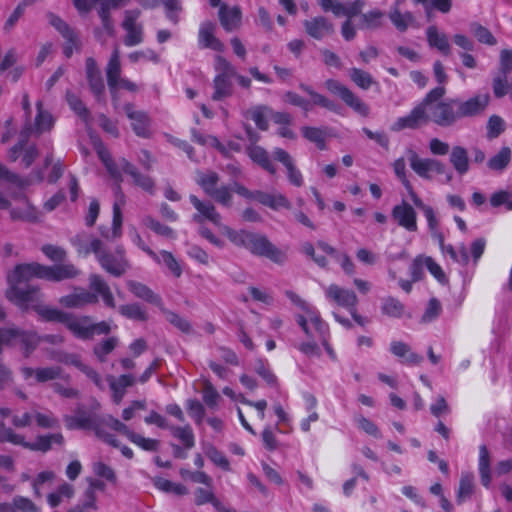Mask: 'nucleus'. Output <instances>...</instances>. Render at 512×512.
Segmentation results:
<instances>
[{
  "label": "nucleus",
  "instance_id": "53",
  "mask_svg": "<svg viewBox=\"0 0 512 512\" xmlns=\"http://www.w3.org/2000/svg\"><path fill=\"white\" fill-rule=\"evenodd\" d=\"M384 13L379 9L371 10L360 16L359 28L361 29H377L382 24Z\"/></svg>",
  "mask_w": 512,
  "mask_h": 512
},
{
  "label": "nucleus",
  "instance_id": "35",
  "mask_svg": "<svg viewBox=\"0 0 512 512\" xmlns=\"http://www.w3.org/2000/svg\"><path fill=\"white\" fill-rule=\"evenodd\" d=\"M299 88L307 93L311 97V106L316 105L323 107L329 111L340 113L341 107L335 103L334 101L330 100L326 96L319 94L318 92L314 91L311 86H308L306 84H300Z\"/></svg>",
  "mask_w": 512,
  "mask_h": 512
},
{
  "label": "nucleus",
  "instance_id": "5",
  "mask_svg": "<svg viewBox=\"0 0 512 512\" xmlns=\"http://www.w3.org/2000/svg\"><path fill=\"white\" fill-rule=\"evenodd\" d=\"M66 328L80 340H92L95 335H107L111 331L106 321L93 323L90 316H76L69 313Z\"/></svg>",
  "mask_w": 512,
  "mask_h": 512
},
{
  "label": "nucleus",
  "instance_id": "30",
  "mask_svg": "<svg viewBox=\"0 0 512 512\" xmlns=\"http://www.w3.org/2000/svg\"><path fill=\"white\" fill-rule=\"evenodd\" d=\"M310 335H305L307 338L310 339H318L322 346L324 347L327 354L331 357V359H336V354L329 344L330 339V329L329 325L323 320H319L313 325L310 326Z\"/></svg>",
  "mask_w": 512,
  "mask_h": 512
},
{
  "label": "nucleus",
  "instance_id": "8",
  "mask_svg": "<svg viewBox=\"0 0 512 512\" xmlns=\"http://www.w3.org/2000/svg\"><path fill=\"white\" fill-rule=\"evenodd\" d=\"M95 256L100 266L114 277H121L129 268V262L121 246L117 247L114 253L104 250L102 246Z\"/></svg>",
  "mask_w": 512,
  "mask_h": 512
},
{
  "label": "nucleus",
  "instance_id": "10",
  "mask_svg": "<svg viewBox=\"0 0 512 512\" xmlns=\"http://www.w3.org/2000/svg\"><path fill=\"white\" fill-rule=\"evenodd\" d=\"M406 157L409 161L411 169L421 178L430 180L432 179L431 172L437 174L446 173L445 165L434 158H421L418 153L412 149H406Z\"/></svg>",
  "mask_w": 512,
  "mask_h": 512
},
{
  "label": "nucleus",
  "instance_id": "31",
  "mask_svg": "<svg viewBox=\"0 0 512 512\" xmlns=\"http://www.w3.org/2000/svg\"><path fill=\"white\" fill-rule=\"evenodd\" d=\"M121 75V63H120V53L118 48H115L112 52L110 59L106 66V78L109 90L111 94L114 96L116 90L118 89V82Z\"/></svg>",
  "mask_w": 512,
  "mask_h": 512
},
{
  "label": "nucleus",
  "instance_id": "14",
  "mask_svg": "<svg viewBox=\"0 0 512 512\" xmlns=\"http://www.w3.org/2000/svg\"><path fill=\"white\" fill-rule=\"evenodd\" d=\"M22 310L33 309L36 311L44 320L59 322L65 325L69 313L61 311L56 308H51L43 305L42 293L37 294V300L27 301L25 305H19Z\"/></svg>",
  "mask_w": 512,
  "mask_h": 512
},
{
  "label": "nucleus",
  "instance_id": "4",
  "mask_svg": "<svg viewBox=\"0 0 512 512\" xmlns=\"http://www.w3.org/2000/svg\"><path fill=\"white\" fill-rule=\"evenodd\" d=\"M89 287L92 292L84 288H75L73 293L62 296L59 303L66 308H82L86 305L96 304L101 296L104 304L109 308H115L114 296L107 282L97 274L89 276Z\"/></svg>",
  "mask_w": 512,
  "mask_h": 512
},
{
  "label": "nucleus",
  "instance_id": "21",
  "mask_svg": "<svg viewBox=\"0 0 512 512\" xmlns=\"http://www.w3.org/2000/svg\"><path fill=\"white\" fill-rule=\"evenodd\" d=\"M216 24L212 21H204L200 24L198 43L201 48H209L217 52H223L225 45L215 36Z\"/></svg>",
  "mask_w": 512,
  "mask_h": 512
},
{
  "label": "nucleus",
  "instance_id": "20",
  "mask_svg": "<svg viewBox=\"0 0 512 512\" xmlns=\"http://www.w3.org/2000/svg\"><path fill=\"white\" fill-rule=\"evenodd\" d=\"M305 32L315 40H322L334 34V24L324 16H316L303 22Z\"/></svg>",
  "mask_w": 512,
  "mask_h": 512
},
{
  "label": "nucleus",
  "instance_id": "50",
  "mask_svg": "<svg viewBox=\"0 0 512 512\" xmlns=\"http://www.w3.org/2000/svg\"><path fill=\"white\" fill-rule=\"evenodd\" d=\"M268 112H271L270 108L264 105H259L249 109L245 115L246 117H249L251 120H253L260 130L265 131L269 126L268 120L266 118Z\"/></svg>",
  "mask_w": 512,
  "mask_h": 512
},
{
  "label": "nucleus",
  "instance_id": "54",
  "mask_svg": "<svg viewBox=\"0 0 512 512\" xmlns=\"http://www.w3.org/2000/svg\"><path fill=\"white\" fill-rule=\"evenodd\" d=\"M381 310L389 317L400 318L404 314L405 306L398 299L387 297L383 299Z\"/></svg>",
  "mask_w": 512,
  "mask_h": 512
},
{
  "label": "nucleus",
  "instance_id": "61",
  "mask_svg": "<svg viewBox=\"0 0 512 512\" xmlns=\"http://www.w3.org/2000/svg\"><path fill=\"white\" fill-rule=\"evenodd\" d=\"M117 343L118 339L116 337H109L95 345L93 352L99 361L104 362L106 360V356L115 349Z\"/></svg>",
  "mask_w": 512,
  "mask_h": 512
},
{
  "label": "nucleus",
  "instance_id": "23",
  "mask_svg": "<svg viewBox=\"0 0 512 512\" xmlns=\"http://www.w3.org/2000/svg\"><path fill=\"white\" fill-rule=\"evenodd\" d=\"M85 70L90 90L95 95L97 100L100 101L105 92V85L101 75V71L99 70L94 58L88 57L86 59Z\"/></svg>",
  "mask_w": 512,
  "mask_h": 512
},
{
  "label": "nucleus",
  "instance_id": "2",
  "mask_svg": "<svg viewBox=\"0 0 512 512\" xmlns=\"http://www.w3.org/2000/svg\"><path fill=\"white\" fill-rule=\"evenodd\" d=\"M220 176L217 172L209 170L197 171L196 183L203 192L223 207L232 206L233 192L249 201H257L273 210L280 208L290 209L291 202L281 193H267L261 190H249L239 182H233L230 186L220 185Z\"/></svg>",
  "mask_w": 512,
  "mask_h": 512
},
{
  "label": "nucleus",
  "instance_id": "58",
  "mask_svg": "<svg viewBox=\"0 0 512 512\" xmlns=\"http://www.w3.org/2000/svg\"><path fill=\"white\" fill-rule=\"evenodd\" d=\"M205 455L218 467L225 471L230 470V463L226 456L212 444L204 447Z\"/></svg>",
  "mask_w": 512,
  "mask_h": 512
},
{
  "label": "nucleus",
  "instance_id": "12",
  "mask_svg": "<svg viewBox=\"0 0 512 512\" xmlns=\"http://www.w3.org/2000/svg\"><path fill=\"white\" fill-rule=\"evenodd\" d=\"M455 99L459 119L473 118L484 114L491 100L489 93H476L466 100L458 97Z\"/></svg>",
  "mask_w": 512,
  "mask_h": 512
},
{
  "label": "nucleus",
  "instance_id": "24",
  "mask_svg": "<svg viewBox=\"0 0 512 512\" xmlns=\"http://www.w3.org/2000/svg\"><path fill=\"white\" fill-rule=\"evenodd\" d=\"M80 274V270L72 263H62L54 266L44 265L43 279L60 282L73 279Z\"/></svg>",
  "mask_w": 512,
  "mask_h": 512
},
{
  "label": "nucleus",
  "instance_id": "9",
  "mask_svg": "<svg viewBox=\"0 0 512 512\" xmlns=\"http://www.w3.org/2000/svg\"><path fill=\"white\" fill-rule=\"evenodd\" d=\"M325 87L332 94L339 96L341 100L355 113L362 117H367L369 115V106L347 86L343 85L337 80L328 79L325 82Z\"/></svg>",
  "mask_w": 512,
  "mask_h": 512
},
{
  "label": "nucleus",
  "instance_id": "45",
  "mask_svg": "<svg viewBox=\"0 0 512 512\" xmlns=\"http://www.w3.org/2000/svg\"><path fill=\"white\" fill-rule=\"evenodd\" d=\"M49 24L54 27L65 40L74 41V30L58 15L53 12L46 14Z\"/></svg>",
  "mask_w": 512,
  "mask_h": 512
},
{
  "label": "nucleus",
  "instance_id": "42",
  "mask_svg": "<svg viewBox=\"0 0 512 512\" xmlns=\"http://www.w3.org/2000/svg\"><path fill=\"white\" fill-rule=\"evenodd\" d=\"M22 206L19 208H12L10 211L13 220H23L27 222H35L37 220V212L29 203L25 196H21Z\"/></svg>",
  "mask_w": 512,
  "mask_h": 512
},
{
  "label": "nucleus",
  "instance_id": "47",
  "mask_svg": "<svg viewBox=\"0 0 512 512\" xmlns=\"http://www.w3.org/2000/svg\"><path fill=\"white\" fill-rule=\"evenodd\" d=\"M118 312L124 316L125 318L136 320V321H146L148 319V314L145 309L139 303H130L119 306Z\"/></svg>",
  "mask_w": 512,
  "mask_h": 512
},
{
  "label": "nucleus",
  "instance_id": "36",
  "mask_svg": "<svg viewBox=\"0 0 512 512\" xmlns=\"http://www.w3.org/2000/svg\"><path fill=\"white\" fill-rule=\"evenodd\" d=\"M427 41L431 47L437 48L441 53L448 56L451 52V46L448 37L439 32L436 26H429L426 30Z\"/></svg>",
  "mask_w": 512,
  "mask_h": 512
},
{
  "label": "nucleus",
  "instance_id": "64",
  "mask_svg": "<svg viewBox=\"0 0 512 512\" xmlns=\"http://www.w3.org/2000/svg\"><path fill=\"white\" fill-rule=\"evenodd\" d=\"M442 312V305L437 298H431L421 317L422 323H430L436 320Z\"/></svg>",
  "mask_w": 512,
  "mask_h": 512
},
{
  "label": "nucleus",
  "instance_id": "34",
  "mask_svg": "<svg viewBox=\"0 0 512 512\" xmlns=\"http://www.w3.org/2000/svg\"><path fill=\"white\" fill-rule=\"evenodd\" d=\"M247 154L254 163L270 174L276 173V168L264 148L256 145L250 146L247 148Z\"/></svg>",
  "mask_w": 512,
  "mask_h": 512
},
{
  "label": "nucleus",
  "instance_id": "56",
  "mask_svg": "<svg viewBox=\"0 0 512 512\" xmlns=\"http://www.w3.org/2000/svg\"><path fill=\"white\" fill-rule=\"evenodd\" d=\"M470 30L475 36V38L478 40V42L489 46H494L497 44V39L485 26L477 22H473L470 24Z\"/></svg>",
  "mask_w": 512,
  "mask_h": 512
},
{
  "label": "nucleus",
  "instance_id": "46",
  "mask_svg": "<svg viewBox=\"0 0 512 512\" xmlns=\"http://www.w3.org/2000/svg\"><path fill=\"white\" fill-rule=\"evenodd\" d=\"M474 492V477L470 473H464L461 476L459 482V488L457 492L456 501L458 504H462L469 499Z\"/></svg>",
  "mask_w": 512,
  "mask_h": 512
},
{
  "label": "nucleus",
  "instance_id": "1",
  "mask_svg": "<svg viewBox=\"0 0 512 512\" xmlns=\"http://www.w3.org/2000/svg\"><path fill=\"white\" fill-rule=\"evenodd\" d=\"M445 94L446 89L443 86L431 89L408 115L398 118L391 125V130L399 132L404 129H416L429 121L440 127H450L454 125L460 120L456 99L447 98L442 100Z\"/></svg>",
  "mask_w": 512,
  "mask_h": 512
},
{
  "label": "nucleus",
  "instance_id": "60",
  "mask_svg": "<svg viewBox=\"0 0 512 512\" xmlns=\"http://www.w3.org/2000/svg\"><path fill=\"white\" fill-rule=\"evenodd\" d=\"M143 221L144 224L152 231H154L156 234L168 239L176 238V233L174 232V230L169 226L160 223L158 220H155L154 218L147 216L144 218Z\"/></svg>",
  "mask_w": 512,
  "mask_h": 512
},
{
  "label": "nucleus",
  "instance_id": "25",
  "mask_svg": "<svg viewBox=\"0 0 512 512\" xmlns=\"http://www.w3.org/2000/svg\"><path fill=\"white\" fill-rule=\"evenodd\" d=\"M120 166L124 173L131 176L133 183L136 186L140 187L149 194L155 193V183L150 176L140 173L137 167L125 158L120 159Z\"/></svg>",
  "mask_w": 512,
  "mask_h": 512
},
{
  "label": "nucleus",
  "instance_id": "29",
  "mask_svg": "<svg viewBox=\"0 0 512 512\" xmlns=\"http://www.w3.org/2000/svg\"><path fill=\"white\" fill-rule=\"evenodd\" d=\"M116 426L120 430V433L124 435L130 442L137 445L145 451L154 452L159 448V441L152 438H145L140 434L130 430L129 427L124 423H116Z\"/></svg>",
  "mask_w": 512,
  "mask_h": 512
},
{
  "label": "nucleus",
  "instance_id": "39",
  "mask_svg": "<svg viewBox=\"0 0 512 512\" xmlns=\"http://www.w3.org/2000/svg\"><path fill=\"white\" fill-rule=\"evenodd\" d=\"M173 437L178 439L185 449L189 450L195 445V437L193 430L189 424L184 426L169 425L167 428Z\"/></svg>",
  "mask_w": 512,
  "mask_h": 512
},
{
  "label": "nucleus",
  "instance_id": "33",
  "mask_svg": "<svg viewBox=\"0 0 512 512\" xmlns=\"http://www.w3.org/2000/svg\"><path fill=\"white\" fill-rule=\"evenodd\" d=\"M194 503L197 506L210 503L218 512H223V510L225 509V506L215 496L212 486L206 488H196L194 491Z\"/></svg>",
  "mask_w": 512,
  "mask_h": 512
},
{
  "label": "nucleus",
  "instance_id": "48",
  "mask_svg": "<svg viewBox=\"0 0 512 512\" xmlns=\"http://www.w3.org/2000/svg\"><path fill=\"white\" fill-rule=\"evenodd\" d=\"M511 160V150L509 147H502L500 151L491 157L487 166L490 170L501 172L503 171L509 164Z\"/></svg>",
  "mask_w": 512,
  "mask_h": 512
},
{
  "label": "nucleus",
  "instance_id": "13",
  "mask_svg": "<svg viewBox=\"0 0 512 512\" xmlns=\"http://www.w3.org/2000/svg\"><path fill=\"white\" fill-rule=\"evenodd\" d=\"M116 423H122V422L109 414L103 415V416H99L96 414V417L93 421V424H92L90 430H93L95 436L98 439H100L101 441H103L113 447L119 448L120 443L116 439L115 435H113L107 431V429L109 428L111 430H114V431H117L120 433V430L116 426Z\"/></svg>",
  "mask_w": 512,
  "mask_h": 512
},
{
  "label": "nucleus",
  "instance_id": "18",
  "mask_svg": "<svg viewBox=\"0 0 512 512\" xmlns=\"http://www.w3.org/2000/svg\"><path fill=\"white\" fill-rule=\"evenodd\" d=\"M325 296L329 301L334 302L348 311L358 304V297L353 290L340 287L336 284H331L325 288Z\"/></svg>",
  "mask_w": 512,
  "mask_h": 512
},
{
  "label": "nucleus",
  "instance_id": "38",
  "mask_svg": "<svg viewBox=\"0 0 512 512\" xmlns=\"http://www.w3.org/2000/svg\"><path fill=\"white\" fill-rule=\"evenodd\" d=\"M450 163L460 175H464L469 170V158L467 150L462 146H454L450 153Z\"/></svg>",
  "mask_w": 512,
  "mask_h": 512
},
{
  "label": "nucleus",
  "instance_id": "57",
  "mask_svg": "<svg viewBox=\"0 0 512 512\" xmlns=\"http://www.w3.org/2000/svg\"><path fill=\"white\" fill-rule=\"evenodd\" d=\"M304 138L316 144V146L323 150L325 149L326 133L323 129L317 127L304 126L301 129Z\"/></svg>",
  "mask_w": 512,
  "mask_h": 512
},
{
  "label": "nucleus",
  "instance_id": "22",
  "mask_svg": "<svg viewBox=\"0 0 512 512\" xmlns=\"http://www.w3.org/2000/svg\"><path fill=\"white\" fill-rule=\"evenodd\" d=\"M273 157L286 168L289 183L296 187H301L304 182L303 176L300 170L296 167L292 156L284 149L276 148L273 151Z\"/></svg>",
  "mask_w": 512,
  "mask_h": 512
},
{
  "label": "nucleus",
  "instance_id": "26",
  "mask_svg": "<svg viewBox=\"0 0 512 512\" xmlns=\"http://www.w3.org/2000/svg\"><path fill=\"white\" fill-rule=\"evenodd\" d=\"M218 16L221 26L227 32L237 30L241 25L242 12L239 6L228 7L222 4Z\"/></svg>",
  "mask_w": 512,
  "mask_h": 512
},
{
  "label": "nucleus",
  "instance_id": "59",
  "mask_svg": "<svg viewBox=\"0 0 512 512\" xmlns=\"http://www.w3.org/2000/svg\"><path fill=\"white\" fill-rule=\"evenodd\" d=\"M389 18L393 25L401 32L406 31L414 20L411 12L401 13L397 8L390 12Z\"/></svg>",
  "mask_w": 512,
  "mask_h": 512
},
{
  "label": "nucleus",
  "instance_id": "52",
  "mask_svg": "<svg viewBox=\"0 0 512 512\" xmlns=\"http://www.w3.org/2000/svg\"><path fill=\"white\" fill-rule=\"evenodd\" d=\"M222 233L237 247L246 248L251 232L247 230H234L229 226L222 225Z\"/></svg>",
  "mask_w": 512,
  "mask_h": 512
},
{
  "label": "nucleus",
  "instance_id": "63",
  "mask_svg": "<svg viewBox=\"0 0 512 512\" xmlns=\"http://www.w3.org/2000/svg\"><path fill=\"white\" fill-rule=\"evenodd\" d=\"M0 181L3 184L13 185L19 188H24L28 182L20 178L17 174L11 172L6 166L0 163Z\"/></svg>",
  "mask_w": 512,
  "mask_h": 512
},
{
  "label": "nucleus",
  "instance_id": "16",
  "mask_svg": "<svg viewBox=\"0 0 512 512\" xmlns=\"http://www.w3.org/2000/svg\"><path fill=\"white\" fill-rule=\"evenodd\" d=\"M391 216L400 227L409 232L417 231V213L408 202L403 200L400 204L395 205L392 208Z\"/></svg>",
  "mask_w": 512,
  "mask_h": 512
},
{
  "label": "nucleus",
  "instance_id": "51",
  "mask_svg": "<svg viewBox=\"0 0 512 512\" xmlns=\"http://www.w3.org/2000/svg\"><path fill=\"white\" fill-rule=\"evenodd\" d=\"M96 500V492L93 491V488H87L79 504L71 508L68 512H89L90 510H97L98 506Z\"/></svg>",
  "mask_w": 512,
  "mask_h": 512
},
{
  "label": "nucleus",
  "instance_id": "43",
  "mask_svg": "<svg viewBox=\"0 0 512 512\" xmlns=\"http://www.w3.org/2000/svg\"><path fill=\"white\" fill-rule=\"evenodd\" d=\"M348 75L351 81L363 90H368L372 85L378 84L377 81L373 78V76L362 69L359 68H351L348 71Z\"/></svg>",
  "mask_w": 512,
  "mask_h": 512
},
{
  "label": "nucleus",
  "instance_id": "28",
  "mask_svg": "<svg viewBox=\"0 0 512 512\" xmlns=\"http://www.w3.org/2000/svg\"><path fill=\"white\" fill-rule=\"evenodd\" d=\"M126 286L135 297L142 299L150 304H153L159 308L162 307V298L158 294H156L152 289H150L147 285L135 280H127Z\"/></svg>",
  "mask_w": 512,
  "mask_h": 512
},
{
  "label": "nucleus",
  "instance_id": "40",
  "mask_svg": "<svg viewBox=\"0 0 512 512\" xmlns=\"http://www.w3.org/2000/svg\"><path fill=\"white\" fill-rule=\"evenodd\" d=\"M96 417L94 413H87L85 411L77 413L75 416H66V427L70 430L73 429H88L90 430L93 421Z\"/></svg>",
  "mask_w": 512,
  "mask_h": 512
},
{
  "label": "nucleus",
  "instance_id": "27",
  "mask_svg": "<svg viewBox=\"0 0 512 512\" xmlns=\"http://www.w3.org/2000/svg\"><path fill=\"white\" fill-rule=\"evenodd\" d=\"M71 244L76 248L79 255L87 256L90 253H98L103 246L100 239L87 234L86 232L78 233L70 239Z\"/></svg>",
  "mask_w": 512,
  "mask_h": 512
},
{
  "label": "nucleus",
  "instance_id": "19",
  "mask_svg": "<svg viewBox=\"0 0 512 512\" xmlns=\"http://www.w3.org/2000/svg\"><path fill=\"white\" fill-rule=\"evenodd\" d=\"M124 111L127 117L131 120V126L134 133L139 137L149 138L151 136V120L148 114L144 111L135 110L134 105L131 103L124 105Z\"/></svg>",
  "mask_w": 512,
  "mask_h": 512
},
{
  "label": "nucleus",
  "instance_id": "62",
  "mask_svg": "<svg viewBox=\"0 0 512 512\" xmlns=\"http://www.w3.org/2000/svg\"><path fill=\"white\" fill-rule=\"evenodd\" d=\"M66 100L69 105V107L77 114L79 115L83 120L87 121L90 113L89 110L86 108L82 100L72 93L71 91L66 92Z\"/></svg>",
  "mask_w": 512,
  "mask_h": 512
},
{
  "label": "nucleus",
  "instance_id": "44",
  "mask_svg": "<svg viewBox=\"0 0 512 512\" xmlns=\"http://www.w3.org/2000/svg\"><path fill=\"white\" fill-rule=\"evenodd\" d=\"M154 486L165 492V493H171L177 496H183L188 494V489L186 486L180 483H174L168 479L162 478V477H156L153 480Z\"/></svg>",
  "mask_w": 512,
  "mask_h": 512
},
{
  "label": "nucleus",
  "instance_id": "37",
  "mask_svg": "<svg viewBox=\"0 0 512 512\" xmlns=\"http://www.w3.org/2000/svg\"><path fill=\"white\" fill-rule=\"evenodd\" d=\"M135 379L130 374L121 375L118 379L109 377V385L113 392V400L119 404L125 395V389L134 384Z\"/></svg>",
  "mask_w": 512,
  "mask_h": 512
},
{
  "label": "nucleus",
  "instance_id": "7",
  "mask_svg": "<svg viewBox=\"0 0 512 512\" xmlns=\"http://www.w3.org/2000/svg\"><path fill=\"white\" fill-rule=\"evenodd\" d=\"M245 249L255 256L266 257L277 264H282L286 260V254L262 234L251 232Z\"/></svg>",
  "mask_w": 512,
  "mask_h": 512
},
{
  "label": "nucleus",
  "instance_id": "6",
  "mask_svg": "<svg viewBox=\"0 0 512 512\" xmlns=\"http://www.w3.org/2000/svg\"><path fill=\"white\" fill-rule=\"evenodd\" d=\"M40 337L32 331H24L17 328H0V353L2 345L19 347L24 356L28 357L38 346Z\"/></svg>",
  "mask_w": 512,
  "mask_h": 512
},
{
  "label": "nucleus",
  "instance_id": "3",
  "mask_svg": "<svg viewBox=\"0 0 512 512\" xmlns=\"http://www.w3.org/2000/svg\"><path fill=\"white\" fill-rule=\"evenodd\" d=\"M44 265L39 263L18 264L8 273L7 280L9 288L6 291L7 298L17 306L27 304V301L37 300V294L40 293L38 287L23 284L28 283L33 278L43 279Z\"/></svg>",
  "mask_w": 512,
  "mask_h": 512
},
{
  "label": "nucleus",
  "instance_id": "17",
  "mask_svg": "<svg viewBox=\"0 0 512 512\" xmlns=\"http://www.w3.org/2000/svg\"><path fill=\"white\" fill-rule=\"evenodd\" d=\"M189 200L194 208L198 211L197 214L193 215L194 222L202 223L204 219H206L212 222L214 225L222 227V217L212 202L201 201L195 195H190Z\"/></svg>",
  "mask_w": 512,
  "mask_h": 512
},
{
  "label": "nucleus",
  "instance_id": "32",
  "mask_svg": "<svg viewBox=\"0 0 512 512\" xmlns=\"http://www.w3.org/2000/svg\"><path fill=\"white\" fill-rule=\"evenodd\" d=\"M235 75H216L213 80L214 92L212 99L214 101H221L230 97L233 94L232 79Z\"/></svg>",
  "mask_w": 512,
  "mask_h": 512
},
{
  "label": "nucleus",
  "instance_id": "41",
  "mask_svg": "<svg viewBox=\"0 0 512 512\" xmlns=\"http://www.w3.org/2000/svg\"><path fill=\"white\" fill-rule=\"evenodd\" d=\"M115 193L118 200L113 205L112 238H118L121 235L122 212L120 206L124 204V194L119 184L116 186Z\"/></svg>",
  "mask_w": 512,
  "mask_h": 512
},
{
  "label": "nucleus",
  "instance_id": "11",
  "mask_svg": "<svg viewBox=\"0 0 512 512\" xmlns=\"http://www.w3.org/2000/svg\"><path fill=\"white\" fill-rule=\"evenodd\" d=\"M285 295L304 312V314H296L295 321L305 335H310V326L322 319L319 311L291 290H286Z\"/></svg>",
  "mask_w": 512,
  "mask_h": 512
},
{
  "label": "nucleus",
  "instance_id": "49",
  "mask_svg": "<svg viewBox=\"0 0 512 512\" xmlns=\"http://www.w3.org/2000/svg\"><path fill=\"white\" fill-rule=\"evenodd\" d=\"M37 115L35 118V132L41 134L44 131L50 130L53 127L54 120L52 115L42 109V102L36 103Z\"/></svg>",
  "mask_w": 512,
  "mask_h": 512
},
{
  "label": "nucleus",
  "instance_id": "15",
  "mask_svg": "<svg viewBox=\"0 0 512 512\" xmlns=\"http://www.w3.org/2000/svg\"><path fill=\"white\" fill-rule=\"evenodd\" d=\"M17 438L15 445H19L31 451H40L44 453L48 452L52 448V444L63 445L64 443V437L61 433L39 435L36 437L34 442H27L25 437L21 434H17Z\"/></svg>",
  "mask_w": 512,
  "mask_h": 512
},
{
  "label": "nucleus",
  "instance_id": "55",
  "mask_svg": "<svg viewBox=\"0 0 512 512\" xmlns=\"http://www.w3.org/2000/svg\"><path fill=\"white\" fill-rule=\"evenodd\" d=\"M31 133L32 127L28 122L20 132L19 141L13 147H11L8 152V157L11 161L15 162L19 158V154L24 150V147Z\"/></svg>",
  "mask_w": 512,
  "mask_h": 512
}]
</instances>
